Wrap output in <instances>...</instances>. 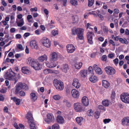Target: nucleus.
<instances>
[{
    "instance_id": "1",
    "label": "nucleus",
    "mask_w": 129,
    "mask_h": 129,
    "mask_svg": "<svg viewBox=\"0 0 129 129\" xmlns=\"http://www.w3.org/2000/svg\"><path fill=\"white\" fill-rule=\"evenodd\" d=\"M84 29L81 28H73L72 30V34L73 35H77L78 38L80 40L84 39L83 35Z\"/></svg>"
},
{
    "instance_id": "2",
    "label": "nucleus",
    "mask_w": 129,
    "mask_h": 129,
    "mask_svg": "<svg viewBox=\"0 0 129 129\" xmlns=\"http://www.w3.org/2000/svg\"><path fill=\"white\" fill-rule=\"evenodd\" d=\"M28 61H27L32 67L36 70H39L41 69V65L38 61H36L35 59H32L30 57L28 58Z\"/></svg>"
},
{
    "instance_id": "3",
    "label": "nucleus",
    "mask_w": 129,
    "mask_h": 129,
    "mask_svg": "<svg viewBox=\"0 0 129 129\" xmlns=\"http://www.w3.org/2000/svg\"><path fill=\"white\" fill-rule=\"evenodd\" d=\"M16 75V73L11 70L9 72H8L5 73L4 75V77H5L6 79L14 81V83L15 84L18 81V79L15 76Z\"/></svg>"
},
{
    "instance_id": "4",
    "label": "nucleus",
    "mask_w": 129,
    "mask_h": 129,
    "mask_svg": "<svg viewBox=\"0 0 129 129\" xmlns=\"http://www.w3.org/2000/svg\"><path fill=\"white\" fill-rule=\"evenodd\" d=\"M26 117L28 120V122L29 124L30 127L31 129H36L35 124L33 115L30 111L28 112L26 116Z\"/></svg>"
},
{
    "instance_id": "5",
    "label": "nucleus",
    "mask_w": 129,
    "mask_h": 129,
    "mask_svg": "<svg viewBox=\"0 0 129 129\" xmlns=\"http://www.w3.org/2000/svg\"><path fill=\"white\" fill-rule=\"evenodd\" d=\"M28 86L27 85L24 83H22L21 82L18 83L15 86V93L17 94L19 93V91L21 89L27 90L28 89Z\"/></svg>"
},
{
    "instance_id": "6",
    "label": "nucleus",
    "mask_w": 129,
    "mask_h": 129,
    "mask_svg": "<svg viewBox=\"0 0 129 129\" xmlns=\"http://www.w3.org/2000/svg\"><path fill=\"white\" fill-rule=\"evenodd\" d=\"M53 83L54 86L58 90L61 91L63 89L64 84L61 81L55 79L53 81Z\"/></svg>"
},
{
    "instance_id": "7",
    "label": "nucleus",
    "mask_w": 129,
    "mask_h": 129,
    "mask_svg": "<svg viewBox=\"0 0 129 129\" xmlns=\"http://www.w3.org/2000/svg\"><path fill=\"white\" fill-rule=\"evenodd\" d=\"M74 109L77 112H81L84 110L85 108L82 104L79 102L74 104Z\"/></svg>"
},
{
    "instance_id": "8",
    "label": "nucleus",
    "mask_w": 129,
    "mask_h": 129,
    "mask_svg": "<svg viewBox=\"0 0 129 129\" xmlns=\"http://www.w3.org/2000/svg\"><path fill=\"white\" fill-rule=\"evenodd\" d=\"M121 100L123 102L129 104V94L128 93L124 92L120 95Z\"/></svg>"
},
{
    "instance_id": "9",
    "label": "nucleus",
    "mask_w": 129,
    "mask_h": 129,
    "mask_svg": "<svg viewBox=\"0 0 129 129\" xmlns=\"http://www.w3.org/2000/svg\"><path fill=\"white\" fill-rule=\"evenodd\" d=\"M41 42L44 46L47 48H49L51 46V41L47 38L43 37L41 40Z\"/></svg>"
},
{
    "instance_id": "10",
    "label": "nucleus",
    "mask_w": 129,
    "mask_h": 129,
    "mask_svg": "<svg viewBox=\"0 0 129 129\" xmlns=\"http://www.w3.org/2000/svg\"><path fill=\"white\" fill-rule=\"evenodd\" d=\"M54 118L53 115L51 113H48L47 115V118L45 119V121L47 123L54 122Z\"/></svg>"
},
{
    "instance_id": "11",
    "label": "nucleus",
    "mask_w": 129,
    "mask_h": 129,
    "mask_svg": "<svg viewBox=\"0 0 129 129\" xmlns=\"http://www.w3.org/2000/svg\"><path fill=\"white\" fill-rule=\"evenodd\" d=\"M105 70L106 73L109 75H114L116 73L115 70L113 67L110 66L107 67L105 68Z\"/></svg>"
},
{
    "instance_id": "12",
    "label": "nucleus",
    "mask_w": 129,
    "mask_h": 129,
    "mask_svg": "<svg viewBox=\"0 0 129 129\" xmlns=\"http://www.w3.org/2000/svg\"><path fill=\"white\" fill-rule=\"evenodd\" d=\"M87 40L89 44H93V43L92 41L93 37L94 36V33L91 31H89L87 33Z\"/></svg>"
},
{
    "instance_id": "13",
    "label": "nucleus",
    "mask_w": 129,
    "mask_h": 129,
    "mask_svg": "<svg viewBox=\"0 0 129 129\" xmlns=\"http://www.w3.org/2000/svg\"><path fill=\"white\" fill-rule=\"evenodd\" d=\"M66 47L68 52V53H72L76 49L74 46L72 44H68Z\"/></svg>"
},
{
    "instance_id": "14",
    "label": "nucleus",
    "mask_w": 129,
    "mask_h": 129,
    "mask_svg": "<svg viewBox=\"0 0 129 129\" xmlns=\"http://www.w3.org/2000/svg\"><path fill=\"white\" fill-rule=\"evenodd\" d=\"M73 97L75 99H78L79 98L80 93L79 91L75 89H73L71 91Z\"/></svg>"
},
{
    "instance_id": "15",
    "label": "nucleus",
    "mask_w": 129,
    "mask_h": 129,
    "mask_svg": "<svg viewBox=\"0 0 129 129\" xmlns=\"http://www.w3.org/2000/svg\"><path fill=\"white\" fill-rule=\"evenodd\" d=\"M122 124L124 126H129V117H126L123 118L122 120Z\"/></svg>"
},
{
    "instance_id": "16",
    "label": "nucleus",
    "mask_w": 129,
    "mask_h": 129,
    "mask_svg": "<svg viewBox=\"0 0 129 129\" xmlns=\"http://www.w3.org/2000/svg\"><path fill=\"white\" fill-rule=\"evenodd\" d=\"M50 57V61L53 62L57 60L58 57L57 55L55 52L52 53Z\"/></svg>"
},
{
    "instance_id": "17",
    "label": "nucleus",
    "mask_w": 129,
    "mask_h": 129,
    "mask_svg": "<svg viewBox=\"0 0 129 129\" xmlns=\"http://www.w3.org/2000/svg\"><path fill=\"white\" fill-rule=\"evenodd\" d=\"M72 85L73 86L77 88H79L81 86L80 83L78 79L75 78L73 80Z\"/></svg>"
},
{
    "instance_id": "18",
    "label": "nucleus",
    "mask_w": 129,
    "mask_h": 129,
    "mask_svg": "<svg viewBox=\"0 0 129 129\" xmlns=\"http://www.w3.org/2000/svg\"><path fill=\"white\" fill-rule=\"evenodd\" d=\"M93 69L95 71L96 73L98 74H101L102 73L101 69L98 67L97 65L94 64L93 66Z\"/></svg>"
},
{
    "instance_id": "19",
    "label": "nucleus",
    "mask_w": 129,
    "mask_h": 129,
    "mask_svg": "<svg viewBox=\"0 0 129 129\" xmlns=\"http://www.w3.org/2000/svg\"><path fill=\"white\" fill-rule=\"evenodd\" d=\"M82 102L85 106H87L89 105L88 100L86 96H84L82 98Z\"/></svg>"
},
{
    "instance_id": "20",
    "label": "nucleus",
    "mask_w": 129,
    "mask_h": 129,
    "mask_svg": "<svg viewBox=\"0 0 129 129\" xmlns=\"http://www.w3.org/2000/svg\"><path fill=\"white\" fill-rule=\"evenodd\" d=\"M47 56L45 54L41 56L38 58V60L40 62H43L44 61H46L47 59Z\"/></svg>"
},
{
    "instance_id": "21",
    "label": "nucleus",
    "mask_w": 129,
    "mask_h": 129,
    "mask_svg": "<svg viewBox=\"0 0 129 129\" xmlns=\"http://www.w3.org/2000/svg\"><path fill=\"white\" fill-rule=\"evenodd\" d=\"M57 122L60 124L63 123L64 121L63 118L62 116L58 115L57 116L56 119Z\"/></svg>"
},
{
    "instance_id": "22",
    "label": "nucleus",
    "mask_w": 129,
    "mask_h": 129,
    "mask_svg": "<svg viewBox=\"0 0 129 129\" xmlns=\"http://www.w3.org/2000/svg\"><path fill=\"white\" fill-rule=\"evenodd\" d=\"M69 69L68 64L66 63L63 64L61 67V69L62 71L65 73L67 72L68 70Z\"/></svg>"
},
{
    "instance_id": "23",
    "label": "nucleus",
    "mask_w": 129,
    "mask_h": 129,
    "mask_svg": "<svg viewBox=\"0 0 129 129\" xmlns=\"http://www.w3.org/2000/svg\"><path fill=\"white\" fill-rule=\"evenodd\" d=\"M53 62L51 61V62H49L47 61L46 62V66L49 68H52L56 67V64L55 63H53Z\"/></svg>"
},
{
    "instance_id": "24",
    "label": "nucleus",
    "mask_w": 129,
    "mask_h": 129,
    "mask_svg": "<svg viewBox=\"0 0 129 129\" xmlns=\"http://www.w3.org/2000/svg\"><path fill=\"white\" fill-rule=\"evenodd\" d=\"M30 45L32 48L36 49L37 47V46L36 44V41L34 40H32L30 41Z\"/></svg>"
},
{
    "instance_id": "25",
    "label": "nucleus",
    "mask_w": 129,
    "mask_h": 129,
    "mask_svg": "<svg viewBox=\"0 0 129 129\" xmlns=\"http://www.w3.org/2000/svg\"><path fill=\"white\" fill-rule=\"evenodd\" d=\"M21 70L22 72L24 74H28L30 73V71L26 67H22Z\"/></svg>"
},
{
    "instance_id": "26",
    "label": "nucleus",
    "mask_w": 129,
    "mask_h": 129,
    "mask_svg": "<svg viewBox=\"0 0 129 129\" xmlns=\"http://www.w3.org/2000/svg\"><path fill=\"white\" fill-rule=\"evenodd\" d=\"M63 101L64 104L67 107L69 108L71 107V104L69 101L66 99H64L63 100Z\"/></svg>"
},
{
    "instance_id": "27",
    "label": "nucleus",
    "mask_w": 129,
    "mask_h": 129,
    "mask_svg": "<svg viewBox=\"0 0 129 129\" xmlns=\"http://www.w3.org/2000/svg\"><path fill=\"white\" fill-rule=\"evenodd\" d=\"M30 97L31 99L34 101L37 100V97L34 93H31L30 94Z\"/></svg>"
},
{
    "instance_id": "28",
    "label": "nucleus",
    "mask_w": 129,
    "mask_h": 129,
    "mask_svg": "<svg viewBox=\"0 0 129 129\" xmlns=\"http://www.w3.org/2000/svg\"><path fill=\"white\" fill-rule=\"evenodd\" d=\"M90 81L91 82L95 83L98 80V77L95 76H92L89 78Z\"/></svg>"
},
{
    "instance_id": "29",
    "label": "nucleus",
    "mask_w": 129,
    "mask_h": 129,
    "mask_svg": "<svg viewBox=\"0 0 129 129\" xmlns=\"http://www.w3.org/2000/svg\"><path fill=\"white\" fill-rule=\"evenodd\" d=\"M16 23L18 26L21 27L24 25V22L23 18L20 19L18 22L17 21V19H16Z\"/></svg>"
},
{
    "instance_id": "30",
    "label": "nucleus",
    "mask_w": 129,
    "mask_h": 129,
    "mask_svg": "<svg viewBox=\"0 0 129 129\" xmlns=\"http://www.w3.org/2000/svg\"><path fill=\"white\" fill-rule=\"evenodd\" d=\"M102 85L105 88H107L110 86V84L107 81L104 80L102 81Z\"/></svg>"
},
{
    "instance_id": "31",
    "label": "nucleus",
    "mask_w": 129,
    "mask_h": 129,
    "mask_svg": "<svg viewBox=\"0 0 129 129\" xmlns=\"http://www.w3.org/2000/svg\"><path fill=\"white\" fill-rule=\"evenodd\" d=\"M83 120V118L82 117L80 116L77 117L76 118V120L78 124L80 125H81V122Z\"/></svg>"
},
{
    "instance_id": "32",
    "label": "nucleus",
    "mask_w": 129,
    "mask_h": 129,
    "mask_svg": "<svg viewBox=\"0 0 129 129\" xmlns=\"http://www.w3.org/2000/svg\"><path fill=\"white\" fill-rule=\"evenodd\" d=\"M96 14L102 20H103L104 19V17L103 15L100 13V12L99 10H97L96 12Z\"/></svg>"
},
{
    "instance_id": "33",
    "label": "nucleus",
    "mask_w": 129,
    "mask_h": 129,
    "mask_svg": "<svg viewBox=\"0 0 129 129\" xmlns=\"http://www.w3.org/2000/svg\"><path fill=\"white\" fill-rule=\"evenodd\" d=\"M82 63L79 62L76 63L74 65L75 67L77 69H79L82 67Z\"/></svg>"
},
{
    "instance_id": "34",
    "label": "nucleus",
    "mask_w": 129,
    "mask_h": 129,
    "mask_svg": "<svg viewBox=\"0 0 129 129\" xmlns=\"http://www.w3.org/2000/svg\"><path fill=\"white\" fill-rule=\"evenodd\" d=\"M81 75L83 77H85L87 75V71L86 70H83L80 71Z\"/></svg>"
},
{
    "instance_id": "35",
    "label": "nucleus",
    "mask_w": 129,
    "mask_h": 129,
    "mask_svg": "<svg viewBox=\"0 0 129 129\" xmlns=\"http://www.w3.org/2000/svg\"><path fill=\"white\" fill-rule=\"evenodd\" d=\"M70 3L73 6L76 7L78 5V2L76 0H71Z\"/></svg>"
},
{
    "instance_id": "36",
    "label": "nucleus",
    "mask_w": 129,
    "mask_h": 129,
    "mask_svg": "<svg viewBox=\"0 0 129 129\" xmlns=\"http://www.w3.org/2000/svg\"><path fill=\"white\" fill-rule=\"evenodd\" d=\"M119 41L122 44H127L128 42L126 39H123L122 38H119Z\"/></svg>"
},
{
    "instance_id": "37",
    "label": "nucleus",
    "mask_w": 129,
    "mask_h": 129,
    "mask_svg": "<svg viewBox=\"0 0 129 129\" xmlns=\"http://www.w3.org/2000/svg\"><path fill=\"white\" fill-rule=\"evenodd\" d=\"M52 129H59L60 127L58 124L57 123L55 124L52 126Z\"/></svg>"
},
{
    "instance_id": "38",
    "label": "nucleus",
    "mask_w": 129,
    "mask_h": 129,
    "mask_svg": "<svg viewBox=\"0 0 129 129\" xmlns=\"http://www.w3.org/2000/svg\"><path fill=\"white\" fill-rule=\"evenodd\" d=\"M88 71L89 72V74L90 73L92 75H93V69L92 67L91 66H90L89 67L88 69Z\"/></svg>"
},
{
    "instance_id": "39",
    "label": "nucleus",
    "mask_w": 129,
    "mask_h": 129,
    "mask_svg": "<svg viewBox=\"0 0 129 129\" xmlns=\"http://www.w3.org/2000/svg\"><path fill=\"white\" fill-rule=\"evenodd\" d=\"M103 104L105 106H109V101L108 100H105L102 102Z\"/></svg>"
},
{
    "instance_id": "40",
    "label": "nucleus",
    "mask_w": 129,
    "mask_h": 129,
    "mask_svg": "<svg viewBox=\"0 0 129 129\" xmlns=\"http://www.w3.org/2000/svg\"><path fill=\"white\" fill-rule=\"evenodd\" d=\"M60 98V96L58 94L55 95L53 96V99L55 100H59Z\"/></svg>"
},
{
    "instance_id": "41",
    "label": "nucleus",
    "mask_w": 129,
    "mask_h": 129,
    "mask_svg": "<svg viewBox=\"0 0 129 129\" xmlns=\"http://www.w3.org/2000/svg\"><path fill=\"white\" fill-rule=\"evenodd\" d=\"M88 6L89 7H91L94 3V0H88Z\"/></svg>"
},
{
    "instance_id": "42",
    "label": "nucleus",
    "mask_w": 129,
    "mask_h": 129,
    "mask_svg": "<svg viewBox=\"0 0 129 129\" xmlns=\"http://www.w3.org/2000/svg\"><path fill=\"white\" fill-rule=\"evenodd\" d=\"M119 10L117 8H115L114 9V13L113 14V16H115V14H117L118 15L119 13Z\"/></svg>"
},
{
    "instance_id": "43",
    "label": "nucleus",
    "mask_w": 129,
    "mask_h": 129,
    "mask_svg": "<svg viewBox=\"0 0 129 129\" xmlns=\"http://www.w3.org/2000/svg\"><path fill=\"white\" fill-rule=\"evenodd\" d=\"M73 21H74V22H78L79 20V18L77 16H73Z\"/></svg>"
},
{
    "instance_id": "44",
    "label": "nucleus",
    "mask_w": 129,
    "mask_h": 129,
    "mask_svg": "<svg viewBox=\"0 0 129 129\" xmlns=\"http://www.w3.org/2000/svg\"><path fill=\"white\" fill-rule=\"evenodd\" d=\"M111 121V119H105L103 120V121L105 124L109 123Z\"/></svg>"
},
{
    "instance_id": "45",
    "label": "nucleus",
    "mask_w": 129,
    "mask_h": 129,
    "mask_svg": "<svg viewBox=\"0 0 129 129\" xmlns=\"http://www.w3.org/2000/svg\"><path fill=\"white\" fill-rule=\"evenodd\" d=\"M100 114V113L98 111L96 112L95 113L94 116L95 118L96 119L98 118L99 117Z\"/></svg>"
},
{
    "instance_id": "46",
    "label": "nucleus",
    "mask_w": 129,
    "mask_h": 129,
    "mask_svg": "<svg viewBox=\"0 0 129 129\" xmlns=\"http://www.w3.org/2000/svg\"><path fill=\"white\" fill-rule=\"evenodd\" d=\"M44 73L46 74H48L50 72V70L49 69H47L44 70Z\"/></svg>"
},
{
    "instance_id": "47",
    "label": "nucleus",
    "mask_w": 129,
    "mask_h": 129,
    "mask_svg": "<svg viewBox=\"0 0 129 129\" xmlns=\"http://www.w3.org/2000/svg\"><path fill=\"white\" fill-rule=\"evenodd\" d=\"M93 112L91 109H90L88 111L87 114L88 116H92L93 114Z\"/></svg>"
},
{
    "instance_id": "48",
    "label": "nucleus",
    "mask_w": 129,
    "mask_h": 129,
    "mask_svg": "<svg viewBox=\"0 0 129 129\" xmlns=\"http://www.w3.org/2000/svg\"><path fill=\"white\" fill-rule=\"evenodd\" d=\"M113 62L116 66H117L119 60L117 58H116L113 60Z\"/></svg>"
},
{
    "instance_id": "49",
    "label": "nucleus",
    "mask_w": 129,
    "mask_h": 129,
    "mask_svg": "<svg viewBox=\"0 0 129 129\" xmlns=\"http://www.w3.org/2000/svg\"><path fill=\"white\" fill-rule=\"evenodd\" d=\"M52 34L53 36H55L58 34V33L57 30H54L52 31Z\"/></svg>"
},
{
    "instance_id": "50",
    "label": "nucleus",
    "mask_w": 129,
    "mask_h": 129,
    "mask_svg": "<svg viewBox=\"0 0 129 129\" xmlns=\"http://www.w3.org/2000/svg\"><path fill=\"white\" fill-rule=\"evenodd\" d=\"M7 88H2L0 91L2 93H5L7 91Z\"/></svg>"
},
{
    "instance_id": "51",
    "label": "nucleus",
    "mask_w": 129,
    "mask_h": 129,
    "mask_svg": "<svg viewBox=\"0 0 129 129\" xmlns=\"http://www.w3.org/2000/svg\"><path fill=\"white\" fill-rule=\"evenodd\" d=\"M19 93L20 95L21 96H24L25 95V92L23 91H20Z\"/></svg>"
},
{
    "instance_id": "52",
    "label": "nucleus",
    "mask_w": 129,
    "mask_h": 129,
    "mask_svg": "<svg viewBox=\"0 0 129 129\" xmlns=\"http://www.w3.org/2000/svg\"><path fill=\"white\" fill-rule=\"evenodd\" d=\"M109 43L112 44L113 46H115V44L114 42L112 40L110 39L108 41Z\"/></svg>"
},
{
    "instance_id": "53",
    "label": "nucleus",
    "mask_w": 129,
    "mask_h": 129,
    "mask_svg": "<svg viewBox=\"0 0 129 129\" xmlns=\"http://www.w3.org/2000/svg\"><path fill=\"white\" fill-rule=\"evenodd\" d=\"M17 48L21 51L23 50L22 46L21 44H18L17 46Z\"/></svg>"
},
{
    "instance_id": "54",
    "label": "nucleus",
    "mask_w": 129,
    "mask_h": 129,
    "mask_svg": "<svg viewBox=\"0 0 129 129\" xmlns=\"http://www.w3.org/2000/svg\"><path fill=\"white\" fill-rule=\"evenodd\" d=\"M98 108L99 109L103 110L104 111H105L106 110V109L105 107L103 106L102 105H99L98 107Z\"/></svg>"
},
{
    "instance_id": "55",
    "label": "nucleus",
    "mask_w": 129,
    "mask_h": 129,
    "mask_svg": "<svg viewBox=\"0 0 129 129\" xmlns=\"http://www.w3.org/2000/svg\"><path fill=\"white\" fill-rule=\"evenodd\" d=\"M102 60L103 61H106L107 59V57L106 55H103L102 58Z\"/></svg>"
},
{
    "instance_id": "56",
    "label": "nucleus",
    "mask_w": 129,
    "mask_h": 129,
    "mask_svg": "<svg viewBox=\"0 0 129 129\" xmlns=\"http://www.w3.org/2000/svg\"><path fill=\"white\" fill-rule=\"evenodd\" d=\"M32 18V16L31 15H28L27 17V19L28 22H30L31 21L30 20V19Z\"/></svg>"
},
{
    "instance_id": "57",
    "label": "nucleus",
    "mask_w": 129,
    "mask_h": 129,
    "mask_svg": "<svg viewBox=\"0 0 129 129\" xmlns=\"http://www.w3.org/2000/svg\"><path fill=\"white\" fill-rule=\"evenodd\" d=\"M20 99H17L15 102L16 105H19L20 103Z\"/></svg>"
},
{
    "instance_id": "58",
    "label": "nucleus",
    "mask_w": 129,
    "mask_h": 129,
    "mask_svg": "<svg viewBox=\"0 0 129 129\" xmlns=\"http://www.w3.org/2000/svg\"><path fill=\"white\" fill-rule=\"evenodd\" d=\"M115 95V92L114 91H112L111 96L112 99H114Z\"/></svg>"
},
{
    "instance_id": "59",
    "label": "nucleus",
    "mask_w": 129,
    "mask_h": 129,
    "mask_svg": "<svg viewBox=\"0 0 129 129\" xmlns=\"http://www.w3.org/2000/svg\"><path fill=\"white\" fill-rule=\"evenodd\" d=\"M8 108L6 106H5L4 109V112H5L8 113Z\"/></svg>"
},
{
    "instance_id": "60",
    "label": "nucleus",
    "mask_w": 129,
    "mask_h": 129,
    "mask_svg": "<svg viewBox=\"0 0 129 129\" xmlns=\"http://www.w3.org/2000/svg\"><path fill=\"white\" fill-rule=\"evenodd\" d=\"M30 10L31 12H33L34 11H36L37 10V9L36 7H35L34 8H31L30 9Z\"/></svg>"
},
{
    "instance_id": "61",
    "label": "nucleus",
    "mask_w": 129,
    "mask_h": 129,
    "mask_svg": "<svg viewBox=\"0 0 129 129\" xmlns=\"http://www.w3.org/2000/svg\"><path fill=\"white\" fill-rule=\"evenodd\" d=\"M16 38L17 39H20L21 37V35L19 34H18L16 35Z\"/></svg>"
},
{
    "instance_id": "62",
    "label": "nucleus",
    "mask_w": 129,
    "mask_h": 129,
    "mask_svg": "<svg viewBox=\"0 0 129 129\" xmlns=\"http://www.w3.org/2000/svg\"><path fill=\"white\" fill-rule=\"evenodd\" d=\"M2 4L4 7H6L7 6V4L4 1H2L1 2Z\"/></svg>"
},
{
    "instance_id": "63",
    "label": "nucleus",
    "mask_w": 129,
    "mask_h": 129,
    "mask_svg": "<svg viewBox=\"0 0 129 129\" xmlns=\"http://www.w3.org/2000/svg\"><path fill=\"white\" fill-rule=\"evenodd\" d=\"M4 97L3 96V95L2 94L0 95V101H3L4 100Z\"/></svg>"
},
{
    "instance_id": "64",
    "label": "nucleus",
    "mask_w": 129,
    "mask_h": 129,
    "mask_svg": "<svg viewBox=\"0 0 129 129\" xmlns=\"http://www.w3.org/2000/svg\"><path fill=\"white\" fill-rule=\"evenodd\" d=\"M14 126L16 129H20V127L18 126L16 123L14 124Z\"/></svg>"
}]
</instances>
